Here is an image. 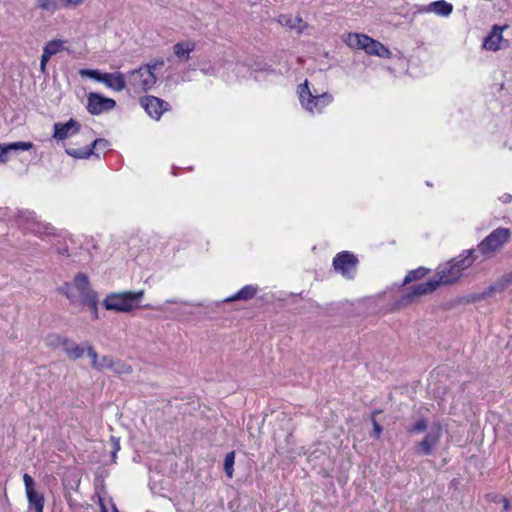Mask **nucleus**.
Segmentation results:
<instances>
[{"instance_id":"49530a36","label":"nucleus","mask_w":512,"mask_h":512,"mask_svg":"<svg viewBox=\"0 0 512 512\" xmlns=\"http://www.w3.org/2000/svg\"><path fill=\"white\" fill-rule=\"evenodd\" d=\"M503 280L508 283L512 281V272L509 275L503 277Z\"/></svg>"},{"instance_id":"2eb2a0df","label":"nucleus","mask_w":512,"mask_h":512,"mask_svg":"<svg viewBox=\"0 0 512 512\" xmlns=\"http://www.w3.org/2000/svg\"><path fill=\"white\" fill-rule=\"evenodd\" d=\"M76 136L84 138L85 141H90L93 138V130L86 125H81L74 119L66 122V139L72 140Z\"/></svg>"},{"instance_id":"393cba45","label":"nucleus","mask_w":512,"mask_h":512,"mask_svg":"<svg viewBox=\"0 0 512 512\" xmlns=\"http://www.w3.org/2000/svg\"><path fill=\"white\" fill-rule=\"evenodd\" d=\"M33 147L32 142H14L10 144H0V162H6L8 160V154L11 151L23 150L27 151Z\"/></svg>"},{"instance_id":"9d476101","label":"nucleus","mask_w":512,"mask_h":512,"mask_svg":"<svg viewBox=\"0 0 512 512\" xmlns=\"http://www.w3.org/2000/svg\"><path fill=\"white\" fill-rule=\"evenodd\" d=\"M116 106V102L112 98L91 92L87 95L86 108L92 115H100L104 112L111 111Z\"/></svg>"},{"instance_id":"f3484780","label":"nucleus","mask_w":512,"mask_h":512,"mask_svg":"<svg viewBox=\"0 0 512 512\" xmlns=\"http://www.w3.org/2000/svg\"><path fill=\"white\" fill-rule=\"evenodd\" d=\"M108 89L121 92L124 89H128L127 76L121 72L104 73L103 82Z\"/></svg>"},{"instance_id":"20e7f679","label":"nucleus","mask_w":512,"mask_h":512,"mask_svg":"<svg viewBox=\"0 0 512 512\" xmlns=\"http://www.w3.org/2000/svg\"><path fill=\"white\" fill-rule=\"evenodd\" d=\"M511 232L508 228H497L486 236L477 247V251L485 258L492 257L509 241Z\"/></svg>"},{"instance_id":"6e6552de","label":"nucleus","mask_w":512,"mask_h":512,"mask_svg":"<svg viewBox=\"0 0 512 512\" xmlns=\"http://www.w3.org/2000/svg\"><path fill=\"white\" fill-rule=\"evenodd\" d=\"M442 437V427L434 423L428 429L424 439L415 445V452L419 455H431Z\"/></svg>"},{"instance_id":"7c9ffc66","label":"nucleus","mask_w":512,"mask_h":512,"mask_svg":"<svg viewBox=\"0 0 512 512\" xmlns=\"http://www.w3.org/2000/svg\"><path fill=\"white\" fill-rule=\"evenodd\" d=\"M78 74L81 77L90 78L96 82H100V83L103 82L104 72H101L100 70H97V69H80L78 71Z\"/></svg>"},{"instance_id":"f257e3e1","label":"nucleus","mask_w":512,"mask_h":512,"mask_svg":"<svg viewBox=\"0 0 512 512\" xmlns=\"http://www.w3.org/2000/svg\"><path fill=\"white\" fill-rule=\"evenodd\" d=\"M297 94L301 107L311 114L322 113L333 102L332 94L317 88L309 80L298 86Z\"/></svg>"},{"instance_id":"39448f33","label":"nucleus","mask_w":512,"mask_h":512,"mask_svg":"<svg viewBox=\"0 0 512 512\" xmlns=\"http://www.w3.org/2000/svg\"><path fill=\"white\" fill-rule=\"evenodd\" d=\"M90 294L97 293L91 289L88 277L83 273H79L75 276L73 283L68 288V291H66V298L71 302L81 303L86 300Z\"/></svg>"},{"instance_id":"2f4dec72","label":"nucleus","mask_w":512,"mask_h":512,"mask_svg":"<svg viewBox=\"0 0 512 512\" xmlns=\"http://www.w3.org/2000/svg\"><path fill=\"white\" fill-rule=\"evenodd\" d=\"M428 270L424 267H419L410 271L404 278L403 285H406L412 281L419 280L427 274Z\"/></svg>"},{"instance_id":"9b49d317","label":"nucleus","mask_w":512,"mask_h":512,"mask_svg":"<svg viewBox=\"0 0 512 512\" xmlns=\"http://www.w3.org/2000/svg\"><path fill=\"white\" fill-rule=\"evenodd\" d=\"M439 287L436 278L429 279L428 281L413 285L409 287L405 294L402 296L401 304L405 305L413 302L416 298L424 295L431 294Z\"/></svg>"},{"instance_id":"4c0bfd02","label":"nucleus","mask_w":512,"mask_h":512,"mask_svg":"<svg viewBox=\"0 0 512 512\" xmlns=\"http://www.w3.org/2000/svg\"><path fill=\"white\" fill-rule=\"evenodd\" d=\"M427 429V422L424 419L418 420L410 429V433H418Z\"/></svg>"},{"instance_id":"6ab92c4d","label":"nucleus","mask_w":512,"mask_h":512,"mask_svg":"<svg viewBox=\"0 0 512 512\" xmlns=\"http://www.w3.org/2000/svg\"><path fill=\"white\" fill-rule=\"evenodd\" d=\"M277 22L297 33H302L307 28V23L300 16H292L289 14H282L277 18Z\"/></svg>"},{"instance_id":"b1692460","label":"nucleus","mask_w":512,"mask_h":512,"mask_svg":"<svg viewBox=\"0 0 512 512\" xmlns=\"http://www.w3.org/2000/svg\"><path fill=\"white\" fill-rule=\"evenodd\" d=\"M63 45H64V42L59 39L52 40L45 45V47L43 49V54L41 57V63H40L42 72L45 71L46 64H47L48 60L50 59V57H52L53 55L60 52L63 49Z\"/></svg>"},{"instance_id":"f704fd0d","label":"nucleus","mask_w":512,"mask_h":512,"mask_svg":"<svg viewBox=\"0 0 512 512\" xmlns=\"http://www.w3.org/2000/svg\"><path fill=\"white\" fill-rule=\"evenodd\" d=\"M62 0H38V7L48 12H53L57 9Z\"/></svg>"},{"instance_id":"1a4fd4ad","label":"nucleus","mask_w":512,"mask_h":512,"mask_svg":"<svg viewBox=\"0 0 512 512\" xmlns=\"http://www.w3.org/2000/svg\"><path fill=\"white\" fill-rule=\"evenodd\" d=\"M23 482L28 500V512H43L45 499L42 493L36 491L34 479L25 473Z\"/></svg>"},{"instance_id":"de8ad7c7","label":"nucleus","mask_w":512,"mask_h":512,"mask_svg":"<svg viewBox=\"0 0 512 512\" xmlns=\"http://www.w3.org/2000/svg\"><path fill=\"white\" fill-rule=\"evenodd\" d=\"M243 68H244V65H242V64H236L235 65V69H237V70H241Z\"/></svg>"},{"instance_id":"5701e85b","label":"nucleus","mask_w":512,"mask_h":512,"mask_svg":"<svg viewBox=\"0 0 512 512\" xmlns=\"http://www.w3.org/2000/svg\"><path fill=\"white\" fill-rule=\"evenodd\" d=\"M364 52L370 56H377L379 58L389 59L392 57V52L388 47L371 37L367 42V46Z\"/></svg>"},{"instance_id":"aec40b11","label":"nucleus","mask_w":512,"mask_h":512,"mask_svg":"<svg viewBox=\"0 0 512 512\" xmlns=\"http://www.w3.org/2000/svg\"><path fill=\"white\" fill-rule=\"evenodd\" d=\"M370 36L363 34V33H357V32H350L344 35L343 41L344 43L353 50H363L365 51L367 42L369 41Z\"/></svg>"},{"instance_id":"473e14b6","label":"nucleus","mask_w":512,"mask_h":512,"mask_svg":"<svg viewBox=\"0 0 512 512\" xmlns=\"http://www.w3.org/2000/svg\"><path fill=\"white\" fill-rule=\"evenodd\" d=\"M235 463V452L231 451L226 454L224 459V470L228 478L233 477Z\"/></svg>"},{"instance_id":"423d86ee","label":"nucleus","mask_w":512,"mask_h":512,"mask_svg":"<svg viewBox=\"0 0 512 512\" xmlns=\"http://www.w3.org/2000/svg\"><path fill=\"white\" fill-rule=\"evenodd\" d=\"M87 142L89 145H86L85 147L66 149V154L78 159H86L92 155L99 157L100 152L107 150L109 147V142L107 140L95 138L94 136L92 140Z\"/></svg>"},{"instance_id":"ea45409f","label":"nucleus","mask_w":512,"mask_h":512,"mask_svg":"<svg viewBox=\"0 0 512 512\" xmlns=\"http://www.w3.org/2000/svg\"><path fill=\"white\" fill-rule=\"evenodd\" d=\"M87 33V23H81L79 28V33L77 34V38H82Z\"/></svg>"},{"instance_id":"09e8293b","label":"nucleus","mask_w":512,"mask_h":512,"mask_svg":"<svg viewBox=\"0 0 512 512\" xmlns=\"http://www.w3.org/2000/svg\"><path fill=\"white\" fill-rule=\"evenodd\" d=\"M51 338H52V337H50V336L47 338V340L49 341V344H53V341H52V339H51Z\"/></svg>"},{"instance_id":"37998d69","label":"nucleus","mask_w":512,"mask_h":512,"mask_svg":"<svg viewBox=\"0 0 512 512\" xmlns=\"http://www.w3.org/2000/svg\"><path fill=\"white\" fill-rule=\"evenodd\" d=\"M501 502L503 503L504 511H508L510 509V507H511L509 500L507 498H505V497H502L501 498Z\"/></svg>"},{"instance_id":"0eeeda50","label":"nucleus","mask_w":512,"mask_h":512,"mask_svg":"<svg viewBox=\"0 0 512 512\" xmlns=\"http://www.w3.org/2000/svg\"><path fill=\"white\" fill-rule=\"evenodd\" d=\"M357 263V258L347 251L338 253L333 259L335 271L346 279H353L355 277Z\"/></svg>"},{"instance_id":"c85d7f7f","label":"nucleus","mask_w":512,"mask_h":512,"mask_svg":"<svg viewBox=\"0 0 512 512\" xmlns=\"http://www.w3.org/2000/svg\"><path fill=\"white\" fill-rule=\"evenodd\" d=\"M82 304L88 306L91 310L92 319L96 320L99 318L98 313V294H90L86 300L81 302Z\"/></svg>"},{"instance_id":"dca6fc26","label":"nucleus","mask_w":512,"mask_h":512,"mask_svg":"<svg viewBox=\"0 0 512 512\" xmlns=\"http://www.w3.org/2000/svg\"><path fill=\"white\" fill-rule=\"evenodd\" d=\"M419 13H432L440 17H449L453 12V5L445 0H437L418 8Z\"/></svg>"},{"instance_id":"8fccbe9b","label":"nucleus","mask_w":512,"mask_h":512,"mask_svg":"<svg viewBox=\"0 0 512 512\" xmlns=\"http://www.w3.org/2000/svg\"><path fill=\"white\" fill-rule=\"evenodd\" d=\"M202 72H204L205 74H208L209 72L205 69H202Z\"/></svg>"},{"instance_id":"58836bf2","label":"nucleus","mask_w":512,"mask_h":512,"mask_svg":"<svg viewBox=\"0 0 512 512\" xmlns=\"http://www.w3.org/2000/svg\"><path fill=\"white\" fill-rule=\"evenodd\" d=\"M111 442L113 444L112 458L115 459L117 452L120 450V441L118 438L112 436Z\"/></svg>"},{"instance_id":"4468645a","label":"nucleus","mask_w":512,"mask_h":512,"mask_svg":"<svg viewBox=\"0 0 512 512\" xmlns=\"http://www.w3.org/2000/svg\"><path fill=\"white\" fill-rule=\"evenodd\" d=\"M141 104L147 114L156 120L160 119L163 112L168 110V103L154 96H146L142 99Z\"/></svg>"},{"instance_id":"a19ab883","label":"nucleus","mask_w":512,"mask_h":512,"mask_svg":"<svg viewBox=\"0 0 512 512\" xmlns=\"http://www.w3.org/2000/svg\"><path fill=\"white\" fill-rule=\"evenodd\" d=\"M372 421H373L375 435H376V437H379L382 432V427L374 418L372 419Z\"/></svg>"},{"instance_id":"c756f323","label":"nucleus","mask_w":512,"mask_h":512,"mask_svg":"<svg viewBox=\"0 0 512 512\" xmlns=\"http://www.w3.org/2000/svg\"><path fill=\"white\" fill-rule=\"evenodd\" d=\"M110 371L114 372L115 374L125 375V374H130L132 369L125 362L113 358L112 365L110 367Z\"/></svg>"},{"instance_id":"f03ea898","label":"nucleus","mask_w":512,"mask_h":512,"mask_svg":"<svg viewBox=\"0 0 512 512\" xmlns=\"http://www.w3.org/2000/svg\"><path fill=\"white\" fill-rule=\"evenodd\" d=\"M163 65L164 61L160 59L130 71L127 75L128 89L134 93H143L150 90L156 84V73Z\"/></svg>"},{"instance_id":"72a5a7b5","label":"nucleus","mask_w":512,"mask_h":512,"mask_svg":"<svg viewBox=\"0 0 512 512\" xmlns=\"http://www.w3.org/2000/svg\"><path fill=\"white\" fill-rule=\"evenodd\" d=\"M98 498L101 512H118L115 504L111 499L104 496H99Z\"/></svg>"},{"instance_id":"e433bc0d","label":"nucleus","mask_w":512,"mask_h":512,"mask_svg":"<svg viewBox=\"0 0 512 512\" xmlns=\"http://www.w3.org/2000/svg\"><path fill=\"white\" fill-rule=\"evenodd\" d=\"M86 145H89L88 142L85 141L84 138H81L80 136H76L75 138H73L72 140L69 141V148H82V147H85Z\"/></svg>"},{"instance_id":"a211bd4d","label":"nucleus","mask_w":512,"mask_h":512,"mask_svg":"<svg viewBox=\"0 0 512 512\" xmlns=\"http://www.w3.org/2000/svg\"><path fill=\"white\" fill-rule=\"evenodd\" d=\"M506 26H493L489 34L484 38L483 48L489 51H497L500 49L501 42L503 41V30Z\"/></svg>"},{"instance_id":"412c9836","label":"nucleus","mask_w":512,"mask_h":512,"mask_svg":"<svg viewBox=\"0 0 512 512\" xmlns=\"http://www.w3.org/2000/svg\"><path fill=\"white\" fill-rule=\"evenodd\" d=\"M87 356L91 360V366L98 371L110 370L113 358L110 356H98L92 346H87Z\"/></svg>"},{"instance_id":"bb28decb","label":"nucleus","mask_w":512,"mask_h":512,"mask_svg":"<svg viewBox=\"0 0 512 512\" xmlns=\"http://www.w3.org/2000/svg\"><path fill=\"white\" fill-rule=\"evenodd\" d=\"M87 346L91 345L89 343L78 344L76 342L66 340V356L72 360H77L87 352Z\"/></svg>"},{"instance_id":"a878e982","label":"nucleus","mask_w":512,"mask_h":512,"mask_svg":"<svg viewBox=\"0 0 512 512\" xmlns=\"http://www.w3.org/2000/svg\"><path fill=\"white\" fill-rule=\"evenodd\" d=\"M474 253L475 250L473 249L466 250L457 258L451 260V262L456 268L460 270V273L462 274L463 271L469 268L476 260V256L474 255Z\"/></svg>"},{"instance_id":"ddd939ff","label":"nucleus","mask_w":512,"mask_h":512,"mask_svg":"<svg viewBox=\"0 0 512 512\" xmlns=\"http://www.w3.org/2000/svg\"><path fill=\"white\" fill-rule=\"evenodd\" d=\"M463 275L460 270L456 268L451 261L438 268L437 275L435 276L439 286L449 285L458 281Z\"/></svg>"},{"instance_id":"a18cd8bd","label":"nucleus","mask_w":512,"mask_h":512,"mask_svg":"<svg viewBox=\"0 0 512 512\" xmlns=\"http://www.w3.org/2000/svg\"><path fill=\"white\" fill-rule=\"evenodd\" d=\"M168 303H174V304H176L177 302H176V301L169 300V301H166L163 305L156 306V307H154V308H155V309H158V310H164V309H165V305H166V304H168Z\"/></svg>"},{"instance_id":"cd10ccee","label":"nucleus","mask_w":512,"mask_h":512,"mask_svg":"<svg viewBox=\"0 0 512 512\" xmlns=\"http://www.w3.org/2000/svg\"><path fill=\"white\" fill-rule=\"evenodd\" d=\"M257 293V287L253 285H246L242 289H240L236 294L226 299V301H236V300H249L255 296Z\"/></svg>"},{"instance_id":"c03bdc74","label":"nucleus","mask_w":512,"mask_h":512,"mask_svg":"<svg viewBox=\"0 0 512 512\" xmlns=\"http://www.w3.org/2000/svg\"><path fill=\"white\" fill-rule=\"evenodd\" d=\"M500 200L503 202V203H510L512 201V195L510 194H504L500 197Z\"/></svg>"},{"instance_id":"79ce46f5","label":"nucleus","mask_w":512,"mask_h":512,"mask_svg":"<svg viewBox=\"0 0 512 512\" xmlns=\"http://www.w3.org/2000/svg\"><path fill=\"white\" fill-rule=\"evenodd\" d=\"M85 0H66V6L76 7L82 4Z\"/></svg>"},{"instance_id":"4be33fe9","label":"nucleus","mask_w":512,"mask_h":512,"mask_svg":"<svg viewBox=\"0 0 512 512\" xmlns=\"http://www.w3.org/2000/svg\"><path fill=\"white\" fill-rule=\"evenodd\" d=\"M195 47L196 43L192 40L180 41L173 46V53L180 62H187Z\"/></svg>"},{"instance_id":"c9c22d12","label":"nucleus","mask_w":512,"mask_h":512,"mask_svg":"<svg viewBox=\"0 0 512 512\" xmlns=\"http://www.w3.org/2000/svg\"><path fill=\"white\" fill-rule=\"evenodd\" d=\"M53 139L57 141L64 140V123L58 122L54 124Z\"/></svg>"},{"instance_id":"f8f14e48","label":"nucleus","mask_w":512,"mask_h":512,"mask_svg":"<svg viewBox=\"0 0 512 512\" xmlns=\"http://www.w3.org/2000/svg\"><path fill=\"white\" fill-rule=\"evenodd\" d=\"M17 223L19 226H23L28 229H30L31 227H37L38 229L32 230L39 235L42 234L40 229H44L47 235L52 234L53 231V227L50 224L38 221L36 219L35 213L29 210L19 212Z\"/></svg>"},{"instance_id":"7ed1b4c3","label":"nucleus","mask_w":512,"mask_h":512,"mask_svg":"<svg viewBox=\"0 0 512 512\" xmlns=\"http://www.w3.org/2000/svg\"><path fill=\"white\" fill-rule=\"evenodd\" d=\"M143 296V290L112 292L104 298L103 306L107 311L131 313L140 307Z\"/></svg>"}]
</instances>
